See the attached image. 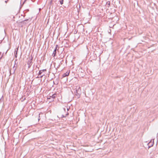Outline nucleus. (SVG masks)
Returning <instances> with one entry per match:
<instances>
[{"mask_svg": "<svg viewBox=\"0 0 158 158\" xmlns=\"http://www.w3.org/2000/svg\"><path fill=\"white\" fill-rule=\"evenodd\" d=\"M74 93L77 98H79L81 93L80 87L79 86L77 87L76 90L74 91Z\"/></svg>", "mask_w": 158, "mask_h": 158, "instance_id": "obj_1", "label": "nucleus"}, {"mask_svg": "<svg viewBox=\"0 0 158 158\" xmlns=\"http://www.w3.org/2000/svg\"><path fill=\"white\" fill-rule=\"evenodd\" d=\"M46 71V69H43L40 70L39 72L37 78H42L44 75H45Z\"/></svg>", "mask_w": 158, "mask_h": 158, "instance_id": "obj_2", "label": "nucleus"}, {"mask_svg": "<svg viewBox=\"0 0 158 158\" xmlns=\"http://www.w3.org/2000/svg\"><path fill=\"white\" fill-rule=\"evenodd\" d=\"M32 58H31L30 60H29L27 63V64L28 65V67L29 68H30L32 64Z\"/></svg>", "mask_w": 158, "mask_h": 158, "instance_id": "obj_3", "label": "nucleus"}, {"mask_svg": "<svg viewBox=\"0 0 158 158\" xmlns=\"http://www.w3.org/2000/svg\"><path fill=\"white\" fill-rule=\"evenodd\" d=\"M154 143V139H152L148 143L149 147L152 146Z\"/></svg>", "mask_w": 158, "mask_h": 158, "instance_id": "obj_4", "label": "nucleus"}, {"mask_svg": "<svg viewBox=\"0 0 158 158\" xmlns=\"http://www.w3.org/2000/svg\"><path fill=\"white\" fill-rule=\"evenodd\" d=\"M70 70L67 71L66 73H64L63 75H62L63 77H67V76H69V74L70 73Z\"/></svg>", "mask_w": 158, "mask_h": 158, "instance_id": "obj_5", "label": "nucleus"}, {"mask_svg": "<svg viewBox=\"0 0 158 158\" xmlns=\"http://www.w3.org/2000/svg\"><path fill=\"white\" fill-rule=\"evenodd\" d=\"M57 50L56 49V48H55L52 54V56H53L54 57L56 56V51Z\"/></svg>", "mask_w": 158, "mask_h": 158, "instance_id": "obj_6", "label": "nucleus"}, {"mask_svg": "<svg viewBox=\"0 0 158 158\" xmlns=\"http://www.w3.org/2000/svg\"><path fill=\"white\" fill-rule=\"evenodd\" d=\"M56 94H52V96L51 95H50V97H52V98L54 99L56 97Z\"/></svg>", "mask_w": 158, "mask_h": 158, "instance_id": "obj_7", "label": "nucleus"}, {"mask_svg": "<svg viewBox=\"0 0 158 158\" xmlns=\"http://www.w3.org/2000/svg\"><path fill=\"white\" fill-rule=\"evenodd\" d=\"M3 56V54L0 52V60L2 58Z\"/></svg>", "mask_w": 158, "mask_h": 158, "instance_id": "obj_8", "label": "nucleus"}, {"mask_svg": "<svg viewBox=\"0 0 158 158\" xmlns=\"http://www.w3.org/2000/svg\"><path fill=\"white\" fill-rule=\"evenodd\" d=\"M59 2H60V3L61 5H62L63 3L64 0H60Z\"/></svg>", "mask_w": 158, "mask_h": 158, "instance_id": "obj_9", "label": "nucleus"}, {"mask_svg": "<svg viewBox=\"0 0 158 158\" xmlns=\"http://www.w3.org/2000/svg\"><path fill=\"white\" fill-rule=\"evenodd\" d=\"M110 2L108 1L106 2V4L108 5V6H110Z\"/></svg>", "mask_w": 158, "mask_h": 158, "instance_id": "obj_10", "label": "nucleus"}, {"mask_svg": "<svg viewBox=\"0 0 158 158\" xmlns=\"http://www.w3.org/2000/svg\"><path fill=\"white\" fill-rule=\"evenodd\" d=\"M58 47V45H56V47L55 48H56V49L58 50V49H57Z\"/></svg>", "mask_w": 158, "mask_h": 158, "instance_id": "obj_11", "label": "nucleus"}, {"mask_svg": "<svg viewBox=\"0 0 158 158\" xmlns=\"http://www.w3.org/2000/svg\"><path fill=\"white\" fill-rule=\"evenodd\" d=\"M8 1L7 0L6 1H5V3H6L7 2H8Z\"/></svg>", "mask_w": 158, "mask_h": 158, "instance_id": "obj_12", "label": "nucleus"}, {"mask_svg": "<svg viewBox=\"0 0 158 158\" xmlns=\"http://www.w3.org/2000/svg\"><path fill=\"white\" fill-rule=\"evenodd\" d=\"M40 118H38V120H40Z\"/></svg>", "mask_w": 158, "mask_h": 158, "instance_id": "obj_13", "label": "nucleus"}, {"mask_svg": "<svg viewBox=\"0 0 158 158\" xmlns=\"http://www.w3.org/2000/svg\"><path fill=\"white\" fill-rule=\"evenodd\" d=\"M8 1L9 0H7Z\"/></svg>", "mask_w": 158, "mask_h": 158, "instance_id": "obj_14", "label": "nucleus"}]
</instances>
